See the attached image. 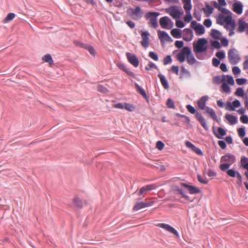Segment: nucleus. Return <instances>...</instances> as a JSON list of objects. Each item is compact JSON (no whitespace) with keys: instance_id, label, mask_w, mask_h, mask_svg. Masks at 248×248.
Instances as JSON below:
<instances>
[{"instance_id":"obj_1","label":"nucleus","mask_w":248,"mask_h":248,"mask_svg":"<svg viewBox=\"0 0 248 248\" xmlns=\"http://www.w3.org/2000/svg\"><path fill=\"white\" fill-rule=\"evenodd\" d=\"M188 64L193 65L196 62V60L192 54L191 49L188 46L184 47L176 56V59L180 62L185 61L186 58Z\"/></svg>"},{"instance_id":"obj_2","label":"nucleus","mask_w":248,"mask_h":248,"mask_svg":"<svg viewBox=\"0 0 248 248\" xmlns=\"http://www.w3.org/2000/svg\"><path fill=\"white\" fill-rule=\"evenodd\" d=\"M230 164H221L219 166V169L223 172H226L227 174L232 178L236 177V184L239 186H242V176L240 173L234 169H229Z\"/></svg>"},{"instance_id":"obj_3","label":"nucleus","mask_w":248,"mask_h":248,"mask_svg":"<svg viewBox=\"0 0 248 248\" xmlns=\"http://www.w3.org/2000/svg\"><path fill=\"white\" fill-rule=\"evenodd\" d=\"M186 108H187L188 112L190 113L195 114V117L197 120L199 121L200 124L202 125L203 128L205 130H208V126L206 124V121L204 117L202 116V115L198 111H197L195 108L191 105H187L186 106Z\"/></svg>"},{"instance_id":"obj_4","label":"nucleus","mask_w":248,"mask_h":248,"mask_svg":"<svg viewBox=\"0 0 248 248\" xmlns=\"http://www.w3.org/2000/svg\"><path fill=\"white\" fill-rule=\"evenodd\" d=\"M208 41L204 38H200L198 40L197 43L194 42L193 50L195 53H202L205 52L207 49L206 46Z\"/></svg>"},{"instance_id":"obj_5","label":"nucleus","mask_w":248,"mask_h":248,"mask_svg":"<svg viewBox=\"0 0 248 248\" xmlns=\"http://www.w3.org/2000/svg\"><path fill=\"white\" fill-rule=\"evenodd\" d=\"M159 15L157 12H149L145 14V17L146 19H149L148 24L151 27L155 29L158 27L157 18Z\"/></svg>"},{"instance_id":"obj_6","label":"nucleus","mask_w":248,"mask_h":248,"mask_svg":"<svg viewBox=\"0 0 248 248\" xmlns=\"http://www.w3.org/2000/svg\"><path fill=\"white\" fill-rule=\"evenodd\" d=\"M228 58L229 62L232 65L237 64L240 60V57L235 48L229 50Z\"/></svg>"},{"instance_id":"obj_7","label":"nucleus","mask_w":248,"mask_h":248,"mask_svg":"<svg viewBox=\"0 0 248 248\" xmlns=\"http://www.w3.org/2000/svg\"><path fill=\"white\" fill-rule=\"evenodd\" d=\"M166 11L169 13L174 19L179 18L183 14V12H181L176 6H171L168 9H166Z\"/></svg>"},{"instance_id":"obj_8","label":"nucleus","mask_w":248,"mask_h":248,"mask_svg":"<svg viewBox=\"0 0 248 248\" xmlns=\"http://www.w3.org/2000/svg\"><path fill=\"white\" fill-rule=\"evenodd\" d=\"M190 27L194 30L198 35H202L205 33L204 27L200 23H198L196 21H192L191 22Z\"/></svg>"},{"instance_id":"obj_9","label":"nucleus","mask_w":248,"mask_h":248,"mask_svg":"<svg viewBox=\"0 0 248 248\" xmlns=\"http://www.w3.org/2000/svg\"><path fill=\"white\" fill-rule=\"evenodd\" d=\"M235 161V156L230 153H228L225 155L222 156L220 158L221 162H226L225 164H230V166H231V165L232 164L234 163Z\"/></svg>"},{"instance_id":"obj_10","label":"nucleus","mask_w":248,"mask_h":248,"mask_svg":"<svg viewBox=\"0 0 248 248\" xmlns=\"http://www.w3.org/2000/svg\"><path fill=\"white\" fill-rule=\"evenodd\" d=\"M159 24L163 29H170L172 27V23L168 16L161 17L159 20Z\"/></svg>"},{"instance_id":"obj_11","label":"nucleus","mask_w":248,"mask_h":248,"mask_svg":"<svg viewBox=\"0 0 248 248\" xmlns=\"http://www.w3.org/2000/svg\"><path fill=\"white\" fill-rule=\"evenodd\" d=\"M126 56L128 62L133 65L134 67H137L139 65V60L136 55L130 52H127Z\"/></svg>"},{"instance_id":"obj_12","label":"nucleus","mask_w":248,"mask_h":248,"mask_svg":"<svg viewBox=\"0 0 248 248\" xmlns=\"http://www.w3.org/2000/svg\"><path fill=\"white\" fill-rule=\"evenodd\" d=\"M154 201L146 202H137L134 205L133 210L135 211H138L145 207H149L152 205L154 203Z\"/></svg>"},{"instance_id":"obj_13","label":"nucleus","mask_w":248,"mask_h":248,"mask_svg":"<svg viewBox=\"0 0 248 248\" xmlns=\"http://www.w3.org/2000/svg\"><path fill=\"white\" fill-rule=\"evenodd\" d=\"M241 105L240 101L236 99L233 101L232 103L228 101L226 104L225 108L230 111H234L236 108L240 107Z\"/></svg>"},{"instance_id":"obj_14","label":"nucleus","mask_w":248,"mask_h":248,"mask_svg":"<svg viewBox=\"0 0 248 248\" xmlns=\"http://www.w3.org/2000/svg\"><path fill=\"white\" fill-rule=\"evenodd\" d=\"M157 226L161 227L163 229H164L166 231L173 233L177 238L179 237V234L178 232L170 225L165 223H159Z\"/></svg>"},{"instance_id":"obj_15","label":"nucleus","mask_w":248,"mask_h":248,"mask_svg":"<svg viewBox=\"0 0 248 248\" xmlns=\"http://www.w3.org/2000/svg\"><path fill=\"white\" fill-rule=\"evenodd\" d=\"M225 22L226 23V25L224 27L227 29H229V26L231 27V29L232 30H234L236 25L235 23V20L232 19V16H226L225 17Z\"/></svg>"},{"instance_id":"obj_16","label":"nucleus","mask_w":248,"mask_h":248,"mask_svg":"<svg viewBox=\"0 0 248 248\" xmlns=\"http://www.w3.org/2000/svg\"><path fill=\"white\" fill-rule=\"evenodd\" d=\"M141 36L142 37V41H141V46L146 48L149 46V33L147 31H141Z\"/></svg>"},{"instance_id":"obj_17","label":"nucleus","mask_w":248,"mask_h":248,"mask_svg":"<svg viewBox=\"0 0 248 248\" xmlns=\"http://www.w3.org/2000/svg\"><path fill=\"white\" fill-rule=\"evenodd\" d=\"M184 35L183 36V39L187 42L192 40L193 37V31L189 28L185 29L183 31Z\"/></svg>"},{"instance_id":"obj_18","label":"nucleus","mask_w":248,"mask_h":248,"mask_svg":"<svg viewBox=\"0 0 248 248\" xmlns=\"http://www.w3.org/2000/svg\"><path fill=\"white\" fill-rule=\"evenodd\" d=\"M157 33L159 38L161 42L164 41L171 42L172 41L171 38L166 31L159 30L157 31Z\"/></svg>"},{"instance_id":"obj_19","label":"nucleus","mask_w":248,"mask_h":248,"mask_svg":"<svg viewBox=\"0 0 248 248\" xmlns=\"http://www.w3.org/2000/svg\"><path fill=\"white\" fill-rule=\"evenodd\" d=\"M243 5L240 1H237L232 5V10L233 12L238 15H240L243 12Z\"/></svg>"},{"instance_id":"obj_20","label":"nucleus","mask_w":248,"mask_h":248,"mask_svg":"<svg viewBox=\"0 0 248 248\" xmlns=\"http://www.w3.org/2000/svg\"><path fill=\"white\" fill-rule=\"evenodd\" d=\"M208 98L209 97L207 95H204L201 97V98L198 100L197 104L199 108L203 110L206 109V103Z\"/></svg>"},{"instance_id":"obj_21","label":"nucleus","mask_w":248,"mask_h":248,"mask_svg":"<svg viewBox=\"0 0 248 248\" xmlns=\"http://www.w3.org/2000/svg\"><path fill=\"white\" fill-rule=\"evenodd\" d=\"M156 186L155 184H151L146 185L145 186L142 187L138 192V195L141 196L144 193L149 191L151 190L156 188Z\"/></svg>"},{"instance_id":"obj_22","label":"nucleus","mask_w":248,"mask_h":248,"mask_svg":"<svg viewBox=\"0 0 248 248\" xmlns=\"http://www.w3.org/2000/svg\"><path fill=\"white\" fill-rule=\"evenodd\" d=\"M135 88L137 92L141 94L147 101H149V97L146 94L145 91L138 84L135 83Z\"/></svg>"},{"instance_id":"obj_23","label":"nucleus","mask_w":248,"mask_h":248,"mask_svg":"<svg viewBox=\"0 0 248 248\" xmlns=\"http://www.w3.org/2000/svg\"><path fill=\"white\" fill-rule=\"evenodd\" d=\"M215 136L218 139H222L226 134V132L222 127H218L217 132L214 131Z\"/></svg>"},{"instance_id":"obj_24","label":"nucleus","mask_w":248,"mask_h":248,"mask_svg":"<svg viewBox=\"0 0 248 248\" xmlns=\"http://www.w3.org/2000/svg\"><path fill=\"white\" fill-rule=\"evenodd\" d=\"M158 77L160 78V82L164 89H168L169 88V85L165 77L161 74H159L158 75Z\"/></svg>"},{"instance_id":"obj_25","label":"nucleus","mask_w":248,"mask_h":248,"mask_svg":"<svg viewBox=\"0 0 248 248\" xmlns=\"http://www.w3.org/2000/svg\"><path fill=\"white\" fill-rule=\"evenodd\" d=\"M225 118L229 122L230 124L231 125L234 124L237 122V117L231 114H226Z\"/></svg>"},{"instance_id":"obj_26","label":"nucleus","mask_w":248,"mask_h":248,"mask_svg":"<svg viewBox=\"0 0 248 248\" xmlns=\"http://www.w3.org/2000/svg\"><path fill=\"white\" fill-rule=\"evenodd\" d=\"M171 35L175 38H180L182 37L181 31L179 29H173L170 31Z\"/></svg>"},{"instance_id":"obj_27","label":"nucleus","mask_w":248,"mask_h":248,"mask_svg":"<svg viewBox=\"0 0 248 248\" xmlns=\"http://www.w3.org/2000/svg\"><path fill=\"white\" fill-rule=\"evenodd\" d=\"M247 25V23L243 21L242 19H239L238 21V27L237 29V31L240 32H242L244 31L246 29V27Z\"/></svg>"},{"instance_id":"obj_28","label":"nucleus","mask_w":248,"mask_h":248,"mask_svg":"<svg viewBox=\"0 0 248 248\" xmlns=\"http://www.w3.org/2000/svg\"><path fill=\"white\" fill-rule=\"evenodd\" d=\"M211 35L214 39L219 40L220 39L221 33L219 31L216 29H212Z\"/></svg>"},{"instance_id":"obj_29","label":"nucleus","mask_w":248,"mask_h":248,"mask_svg":"<svg viewBox=\"0 0 248 248\" xmlns=\"http://www.w3.org/2000/svg\"><path fill=\"white\" fill-rule=\"evenodd\" d=\"M174 190L177 191L181 196L186 200H189V197L186 195L183 189H181L178 186H175L174 187Z\"/></svg>"},{"instance_id":"obj_30","label":"nucleus","mask_w":248,"mask_h":248,"mask_svg":"<svg viewBox=\"0 0 248 248\" xmlns=\"http://www.w3.org/2000/svg\"><path fill=\"white\" fill-rule=\"evenodd\" d=\"M73 203L78 208H82L83 207V202L78 197H76L73 199Z\"/></svg>"},{"instance_id":"obj_31","label":"nucleus","mask_w":248,"mask_h":248,"mask_svg":"<svg viewBox=\"0 0 248 248\" xmlns=\"http://www.w3.org/2000/svg\"><path fill=\"white\" fill-rule=\"evenodd\" d=\"M205 110H206L205 112L206 113L209 114L210 115V116L214 120L217 121V115H216L214 110L212 108H211L208 107H206Z\"/></svg>"},{"instance_id":"obj_32","label":"nucleus","mask_w":248,"mask_h":248,"mask_svg":"<svg viewBox=\"0 0 248 248\" xmlns=\"http://www.w3.org/2000/svg\"><path fill=\"white\" fill-rule=\"evenodd\" d=\"M42 60L46 62H48L50 65L53 64V60L50 54H46L42 57Z\"/></svg>"},{"instance_id":"obj_33","label":"nucleus","mask_w":248,"mask_h":248,"mask_svg":"<svg viewBox=\"0 0 248 248\" xmlns=\"http://www.w3.org/2000/svg\"><path fill=\"white\" fill-rule=\"evenodd\" d=\"M132 14L133 15H135L137 17H141V15H140L141 9L140 6H137L135 9H130Z\"/></svg>"},{"instance_id":"obj_34","label":"nucleus","mask_w":248,"mask_h":248,"mask_svg":"<svg viewBox=\"0 0 248 248\" xmlns=\"http://www.w3.org/2000/svg\"><path fill=\"white\" fill-rule=\"evenodd\" d=\"M223 78H221L219 76H217L213 78V81L215 83L219 84L221 82H223L225 81V76L223 75Z\"/></svg>"},{"instance_id":"obj_35","label":"nucleus","mask_w":248,"mask_h":248,"mask_svg":"<svg viewBox=\"0 0 248 248\" xmlns=\"http://www.w3.org/2000/svg\"><path fill=\"white\" fill-rule=\"evenodd\" d=\"M181 75L180 78H182L184 76L186 77H190L191 76L190 72L185 69L184 67H182L181 69Z\"/></svg>"},{"instance_id":"obj_36","label":"nucleus","mask_w":248,"mask_h":248,"mask_svg":"<svg viewBox=\"0 0 248 248\" xmlns=\"http://www.w3.org/2000/svg\"><path fill=\"white\" fill-rule=\"evenodd\" d=\"M234 94L237 96L242 97H245L246 93H245V92L243 88L239 87L238 88L235 93Z\"/></svg>"},{"instance_id":"obj_37","label":"nucleus","mask_w":248,"mask_h":248,"mask_svg":"<svg viewBox=\"0 0 248 248\" xmlns=\"http://www.w3.org/2000/svg\"><path fill=\"white\" fill-rule=\"evenodd\" d=\"M206 9L203 8V9L204 13L207 14V16L212 14L214 10L213 7L207 3L206 4Z\"/></svg>"},{"instance_id":"obj_38","label":"nucleus","mask_w":248,"mask_h":248,"mask_svg":"<svg viewBox=\"0 0 248 248\" xmlns=\"http://www.w3.org/2000/svg\"><path fill=\"white\" fill-rule=\"evenodd\" d=\"M225 17L222 13H220L217 19V23L220 25H223L225 23Z\"/></svg>"},{"instance_id":"obj_39","label":"nucleus","mask_w":248,"mask_h":248,"mask_svg":"<svg viewBox=\"0 0 248 248\" xmlns=\"http://www.w3.org/2000/svg\"><path fill=\"white\" fill-rule=\"evenodd\" d=\"M188 191L190 194H194L200 193L201 192V190L198 187H196L193 186H190V188L188 190Z\"/></svg>"},{"instance_id":"obj_40","label":"nucleus","mask_w":248,"mask_h":248,"mask_svg":"<svg viewBox=\"0 0 248 248\" xmlns=\"http://www.w3.org/2000/svg\"><path fill=\"white\" fill-rule=\"evenodd\" d=\"M15 17V14L14 13H9L6 17L4 19V22H7L12 21Z\"/></svg>"},{"instance_id":"obj_41","label":"nucleus","mask_w":248,"mask_h":248,"mask_svg":"<svg viewBox=\"0 0 248 248\" xmlns=\"http://www.w3.org/2000/svg\"><path fill=\"white\" fill-rule=\"evenodd\" d=\"M166 105L168 108L174 109L175 108V106L173 101L171 98L168 99Z\"/></svg>"},{"instance_id":"obj_42","label":"nucleus","mask_w":248,"mask_h":248,"mask_svg":"<svg viewBox=\"0 0 248 248\" xmlns=\"http://www.w3.org/2000/svg\"><path fill=\"white\" fill-rule=\"evenodd\" d=\"M97 91L101 93H107L108 92V90L103 85H99L97 86Z\"/></svg>"},{"instance_id":"obj_43","label":"nucleus","mask_w":248,"mask_h":248,"mask_svg":"<svg viewBox=\"0 0 248 248\" xmlns=\"http://www.w3.org/2000/svg\"><path fill=\"white\" fill-rule=\"evenodd\" d=\"M221 88L223 91L225 93H229L230 92V87L228 84L225 82V81L223 82L221 85Z\"/></svg>"},{"instance_id":"obj_44","label":"nucleus","mask_w":248,"mask_h":248,"mask_svg":"<svg viewBox=\"0 0 248 248\" xmlns=\"http://www.w3.org/2000/svg\"><path fill=\"white\" fill-rule=\"evenodd\" d=\"M211 45L212 47L217 49H219L221 47V44L217 40L213 41L211 42Z\"/></svg>"},{"instance_id":"obj_45","label":"nucleus","mask_w":248,"mask_h":248,"mask_svg":"<svg viewBox=\"0 0 248 248\" xmlns=\"http://www.w3.org/2000/svg\"><path fill=\"white\" fill-rule=\"evenodd\" d=\"M124 108L129 111H133L135 109V107L133 105L126 102L124 103Z\"/></svg>"},{"instance_id":"obj_46","label":"nucleus","mask_w":248,"mask_h":248,"mask_svg":"<svg viewBox=\"0 0 248 248\" xmlns=\"http://www.w3.org/2000/svg\"><path fill=\"white\" fill-rule=\"evenodd\" d=\"M184 8L185 10L186 13H189L192 8L191 2L189 1V3L184 4Z\"/></svg>"},{"instance_id":"obj_47","label":"nucleus","mask_w":248,"mask_h":248,"mask_svg":"<svg viewBox=\"0 0 248 248\" xmlns=\"http://www.w3.org/2000/svg\"><path fill=\"white\" fill-rule=\"evenodd\" d=\"M85 49L88 50L91 55H94L95 54L96 51L93 46L87 44Z\"/></svg>"},{"instance_id":"obj_48","label":"nucleus","mask_w":248,"mask_h":248,"mask_svg":"<svg viewBox=\"0 0 248 248\" xmlns=\"http://www.w3.org/2000/svg\"><path fill=\"white\" fill-rule=\"evenodd\" d=\"M239 136L240 138H244L246 135L245 129L244 127H240L237 130Z\"/></svg>"},{"instance_id":"obj_49","label":"nucleus","mask_w":248,"mask_h":248,"mask_svg":"<svg viewBox=\"0 0 248 248\" xmlns=\"http://www.w3.org/2000/svg\"><path fill=\"white\" fill-rule=\"evenodd\" d=\"M184 19V21L186 23H189L192 20V16L190 14V12L189 13H186Z\"/></svg>"},{"instance_id":"obj_50","label":"nucleus","mask_w":248,"mask_h":248,"mask_svg":"<svg viewBox=\"0 0 248 248\" xmlns=\"http://www.w3.org/2000/svg\"><path fill=\"white\" fill-rule=\"evenodd\" d=\"M216 55L219 60H222L225 57V53L223 51L217 52Z\"/></svg>"},{"instance_id":"obj_51","label":"nucleus","mask_w":248,"mask_h":248,"mask_svg":"<svg viewBox=\"0 0 248 248\" xmlns=\"http://www.w3.org/2000/svg\"><path fill=\"white\" fill-rule=\"evenodd\" d=\"M219 10L222 12L223 15H226L227 16H232V13L225 8L221 7Z\"/></svg>"},{"instance_id":"obj_52","label":"nucleus","mask_w":248,"mask_h":248,"mask_svg":"<svg viewBox=\"0 0 248 248\" xmlns=\"http://www.w3.org/2000/svg\"><path fill=\"white\" fill-rule=\"evenodd\" d=\"M149 56L155 61L158 60V55L153 51H151L149 53Z\"/></svg>"},{"instance_id":"obj_53","label":"nucleus","mask_w":248,"mask_h":248,"mask_svg":"<svg viewBox=\"0 0 248 248\" xmlns=\"http://www.w3.org/2000/svg\"><path fill=\"white\" fill-rule=\"evenodd\" d=\"M184 43L183 41L177 40V41H176L175 42V46L178 48H183L184 47Z\"/></svg>"},{"instance_id":"obj_54","label":"nucleus","mask_w":248,"mask_h":248,"mask_svg":"<svg viewBox=\"0 0 248 248\" xmlns=\"http://www.w3.org/2000/svg\"><path fill=\"white\" fill-rule=\"evenodd\" d=\"M164 144L163 142H162L161 141H158L156 142V148H157L158 150H161L163 149V148L164 147Z\"/></svg>"},{"instance_id":"obj_55","label":"nucleus","mask_w":248,"mask_h":248,"mask_svg":"<svg viewBox=\"0 0 248 248\" xmlns=\"http://www.w3.org/2000/svg\"><path fill=\"white\" fill-rule=\"evenodd\" d=\"M176 26L179 28H183L185 27V24L181 20H177L176 21Z\"/></svg>"},{"instance_id":"obj_56","label":"nucleus","mask_w":248,"mask_h":248,"mask_svg":"<svg viewBox=\"0 0 248 248\" xmlns=\"http://www.w3.org/2000/svg\"><path fill=\"white\" fill-rule=\"evenodd\" d=\"M172 61L170 55H167L163 60V63L164 65L168 64Z\"/></svg>"},{"instance_id":"obj_57","label":"nucleus","mask_w":248,"mask_h":248,"mask_svg":"<svg viewBox=\"0 0 248 248\" xmlns=\"http://www.w3.org/2000/svg\"><path fill=\"white\" fill-rule=\"evenodd\" d=\"M192 151L198 155L202 156L203 155V152L202 151V150L199 148L195 146L192 149Z\"/></svg>"},{"instance_id":"obj_58","label":"nucleus","mask_w":248,"mask_h":248,"mask_svg":"<svg viewBox=\"0 0 248 248\" xmlns=\"http://www.w3.org/2000/svg\"><path fill=\"white\" fill-rule=\"evenodd\" d=\"M157 68V66L155 63H154L153 62H149L148 66H146L145 68L146 70L148 71L150 68L156 69Z\"/></svg>"},{"instance_id":"obj_59","label":"nucleus","mask_w":248,"mask_h":248,"mask_svg":"<svg viewBox=\"0 0 248 248\" xmlns=\"http://www.w3.org/2000/svg\"><path fill=\"white\" fill-rule=\"evenodd\" d=\"M227 80V81L228 82L227 84H229L231 85H233L234 84V81L232 76L230 75H227L226 76Z\"/></svg>"},{"instance_id":"obj_60","label":"nucleus","mask_w":248,"mask_h":248,"mask_svg":"<svg viewBox=\"0 0 248 248\" xmlns=\"http://www.w3.org/2000/svg\"><path fill=\"white\" fill-rule=\"evenodd\" d=\"M236 81L238 85H242L246 82L247 79L244 78H239L236 79Z\"/></svg>"},{"instance_id":"obj_61","label":"nucleus","mask_w":248,"mask_h":248,"mask_svg":"<svg viewBox=\"0 0 248 248\" xmlns=\"http://www.w3.org/2000/svg\"><path fill=\"white\" fill-rule=\"evenodd\" d=\"M74 44L77 46H80L81 48H83L85 49L86 46H87V44H84L81 42L78 41H75L74 42Z\"/></svg>"},{"instance_id":"obj_62","label":"nucleus","mask_w":248,"mask_h":248,"mask_svg":"<svg viewBox=\"0 0 248 248\" xmlns=\"http://www.w3.org/2000/svg\"><path fill=\"white\" fill-rule=\"evenodd\" d=\"M212 22L209 18L206 19L203 22V25L207 28H209L212 26Z\"/></svg>"},{"instance_id":"obj_63","label":"nucleus","mask_w":248,"mask_h":248,"mask_svg":"<svg viewBox=\"0 0 248 248\" xmlns=\"http://www.w3.org/2000/svg\"><path fill=\"white\" fill-rule=\"evenodd\" d=\"M240 120L244 124H248V116L246 115H242L240 117Z\"/></svg>"},{"instance_id":"obj_64","label":"nucleus","mask_w":248,"mask_h":248,"mask_svg":"<svg viewBox=\"0 0 248 248\" xmlns=\"http://www.w3.org/2000/svg\"><path fill=\"white\" fill-rule=\"evenodd\" d=\"M232 71L233 74L234 75H239L241 72L240 69L237 66L233 67L232 68Z\"/></svg>"}]
</instances>
